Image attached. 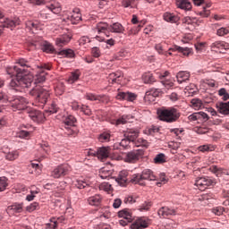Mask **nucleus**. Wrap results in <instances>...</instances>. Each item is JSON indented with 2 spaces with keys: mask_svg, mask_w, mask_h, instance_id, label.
Returning a JSON list of instances; mask_svg holds the SVG:
<instances>
[{
  "mask_svg": "<svg viewBox=\"0 0 229 229\" xmlns=\"http://www.w3.org/2000/svg\"><path fill=\"white\" fill-rule=\"evenodd\" d=\"M72 171V168L71 167V165L69 164H62L57 165L52 172H51V177L52 178H63V176H67L69 173Z\"/></svg>",
  "mask_w": 229,
  "mask_h": 229,
  "instance_id": "nucleus-5",
  "label": "nucleus"
},
{
  "mask_svg": "<svg viewBox=\"0 0 229 229\" xmlns=\"http://www.w3.org/2000/svg\"><path fill=\"white\" fill-rule=\"evenodd\" d=\"M130 144H131V141L129 140L128 138L124 137V139H123L120 143L114 145V149H119L120 148H123V149H130Z\"/></svg>",
  "mask_w": 229,
  "mask_h": 229,
  "instance_id": "nucleus-34",
  "label": "nucleus"
},
{
  "mask_svg": "<svg viewBox=\"0 0 229 229\" xmlns=\"http://www.w3.org/2000/svg\"><path fill=\"white\" fill-rule=\"evenodd\" d=\"M64 221H65V217L64 216L58 217L57 220H50V223L47 224V228L55 229L58 225V223H64Z\"/></svg>",
  "mask_w": 229,
  "mask_h": 229,
  "instance_id": "nucleus-41",
  "label": "nucleus"
},
{
  "mask_svg": "<svg viewBox=\"0 0 229 229\" xmlns=\"http://www.w3.org/2000/svg\"><path fill=\"white\" fill-rule=\"evenodd\" d=\"M218 96H220V98H222L223 101H228V99H229V93H228V91H226V89H225V88H221L218 90Z\"/></svg>",
  "mask_w": 229,
  "mask_h": 229,
  "instance_id": "nucleus-51",
  "label": "nucleus"
},
{
  "mask_svg": "<svg viewBox=\"0 0 229 229\" xmlns=\"http://www.w3.org/2000/svg\"><path fill=\"white\" fill-rule=\"evenodd\" d=\"M99 176L102 180H106L107 178H110V176H112V170L102 168L100 170Z\"/></svg>",
  "mask_w": 229,
  "mask_h": 229,
  "instance_id": "nucleus-46",
  "label": "nucleus"
},
{
  "mask_svg": "<svg viewBox=\"0 0 229 229\" xmlns=\"http://www.w3.org/2000/svg\"><path fill=\"white\" fill-rule=\"evenodd\" d=\"M211 51L216 53H225V51L229 49V44L225 41H216L210 46Z\"/></svg>",
  "mask_w": 229,
  "mask_h": 229,
  "instance_id": "nucleus-10",
  "label": "nucleus"
},
{
  "mask_svg": "<svg viewBox=\"0 0 229 229\" xmlns=\"http://www.w3.org/2000/svg\"><path fill=\"white\" fill-rule=\"evenodd\" d=\"M10 87L15 89V87H21V76L12 79L10 81Z\"/></svg>",
  "mask_w": 229,
  "mask_h": 229,
  "instance_id": "nucleus-58",
  "label": "nucleus"
},
{
  "mask_svg": "<svg viewBox=\"0 0 229 229\" xmlns=\"http://www.w3.org/2000/svg\"><path fill=\"white\" fill-rule=\"evenodd\" d=\"M24 210V203H13L11 206H8L6 208L7 214L9 216H14V214H21Z\"/></svg>",
  "mask_w": 229,
  "mask_h": 229,
  "instance_id": "nucleus-15",
  "label": "nucleus"
},
{
  "mask_svg": "<svg viewBox=\"0 0 229 229\" xmlns=\"http://www.w3.org/2000/svg\"><path fill=\"white\" fill-rule=\"evenodd\" d=\"M6 187H8V180L6 177H0V192L5 191Z\"/></svg>",
  "mask_w": 229,
  "mask_h": 229,
  "instance_id": "nucleus-56",
  "label": "nucleus"
},
{
  "mask_svg": "<svg viewBox=\"0 0 229 229\" xmlns=\"http://www.w3.org/2000/svg\"><path fill=\"white\" fill-rule=\"evenodd\" d=\"M133 119H135V116L131 114H123L120 118H118L115 121L116 126H119V124H126V123H133Z\"/></svg>",
  "mask_w": 229,
  "mask_h": 229,
  "instance_id": "nucleus-28",
  "label": "nucleus"
},
{
  "mask_svg": "<svg viewBox=\"0 0 229 229\" xmlns=\"http://www.w3.org/2000/svg\"><path fill=\"white\" fill-rule=\"evenodd\" d=\"M142 81H144V83H154L155 78L151 73H144L142 75Z\"/></svg>",
  "mask_w": 229,
  "mask_h": 229,
  "instance_id": "nucleus-52",
  "label": "nucleus"
},
{
  "mask_svg": "<svg viewBox=\"0 0 229 229\" xmlns=\"http://www.w3.org/2000/svg\"><path fill=\"white\" fill-rule=\"evenodd\" d=\"M216 182L208 177H199L195 181V186L198 187L199 191H205L207 187L214 185Z\"/></svg>",
  "mask_w": 229,
  "mask_h": 229,
  "instance_id": "nucleus-8",
  "label": "nucleus"
},
{
  "mask_svg": "<svg viewBox=\"0 0 229 229\" xmlns=\"http://www.w3.org/2000/svg\"><path fill=\"white\" fill-rule=\"evenodd\" d=\"M30 131L21 130L17 132V137H19L20 139H30Z\"/></svg>",
  "mask_w": 229,
  "mask_h": 229,
  "instance_id": "nucleus-57",
  "label": "nucleus"
},
{
  "mask_svg": "<svg viewBox=\"0 0 229 229\" xmlns=\"http://www.w3.org/2000/svg\"><path fill=\"white\" fill-rule=\"evenodd\" d=\"M118 217H123V219H126L128 221H132V216H131V211L130 209L124 208L123 210H120L118 212Z\"/></svg>",
  "mask_w": 229,
  "mask_h": 229,
  "instance_id": "nucleus-39",
  "label": "nucleus"
},
{
  "mask_svg": "<svg viewBox=\"0 0 229 229\" xmlns=\"http://www.w3.org/2000/svg\"><path fill=\"white\" fill-rule=\"evenodd\" d=\"M116 182L121 185V187H124L126 185V182H128V171H121L116 178Z\"/></svg>",
  "mask_w": 229,
  "mask_h": 229,
  "instance_id": "nucleus-29",
  "label": "nucleus"
},
{
  "mask_svg": "<svg viewBox=\"0 0 229 229\" xmlns=\"http://www.w3.org/2000/svg\"><path fill=\"white\" fill-rule=\"evenodd\" d=\"M64 128L68 131V135H72L74 131H72V129L71 128H72V126H74V124L76 123V118L72 115H68L64 119Z\"/></svg>",
  "mask_w": 229,
  "mask_h": 229,
  "instance_id": "nucleus-17",
  "label": "nucleus"
},
{
  "mask_svg": "<svg viewBox=\"0 0 229 229\" xmlns=\"http://www.w3.org/2000/svg\"><path fill=\"white\" fill-rule=\"evenodd\" d=\"M21 24V20L19 18H14V20L5 18L0 24V35L3 33V28H15Z\"/></svg>",
  "mask_w": 229,
  "mask_h": 229,
  "instance_id": "nucleus-9",
  "label": "nucleus"
},
{
  "mask_svg": "<svg viewBox=\"0 0 229 229\" xmlns=\"http://www.w3.org/2000/svg\"><path fill=\"white\" fill-rule=\"evenodd\" d=\"M100 191H105L106 192H109L112 191V184L109 182H102L99 186Z\"/></svg>",
  "mask_w": 229,
  "mask_h": 229,
  "instance_id": "nucleus-60",
  "label": "nucleus"
},
{
  "mask_svg": "<svg viewBox=\"0 0 229 229\" xmlns=\"http://www.w3.org/2000/svg\"><path fill=\"white\" fill-rule=\"evenodd\" d=\"M102 98H105V96H97L92 93H88L86 95V99H88L89 101H101Z\"/></svg>",
  "mask_w": 229,
  "mask_h": 229,
  "instance_id": "nucleus-54",
  "label": "nucleus"
},
{
  "mask_svg": "<svg viewBox=\"0 0 229 229\" xmlns=\"http://www.w3.org/2000/svg\"><path fill=\"white\" fill-rule=\"evenodd\" d=\"M162 94V89L152 88L145 94V101H155V98H158Z\"/></svg>",
  "mask_w": 229,
  "mask_h": 229,
  "instance_id": "nucleus-18",
  "label": "nucleus"
},
{
  "mask_svg": "<svg viewBox=\"0 0 229 229\" xmlns=\"http://www.w3.org/2000/svg\"><path fill=\"white\" fill-rule=\"evenodd\" d=\"M117 99H121L123 101H135L137 99V96L135 93L131 92H119L116 96Z\"/></svg>",
  "mask_w": 229,
  "mask_h": 229,
  "instance_id": "nucleus-20",
  "label": "nucleus"
},
{
  "mask_svg": "<svg viewBox=\"0 0 229 229\" xmlns=\"http://www.w3.org/2000/svg\"><path fill=\"white\" fill-rule=\"evenodd\" d=\"M44 81H46V73L44 72V70H41L39 73L36 74L34 85L44 83Z\"/></svg>",
  "mask_w": 229,
  "mask_h": 229,
  "instance_id": "nucleus-43",
  "label": "nucleus"
},
{
  "mask_svg": "<svg viewBox=\"0 0 229 229\" xmlns=\"http://www.w3.org/2000/svg\"><path fill=\"white\" fill-rule=\"evenodd\" d=\"M112 138V134L110 131H104L98 136L99 142H110V139Z\"/></svg>",
  "mask_w": 229,
  "mask_h": 229,
  "instance_id": "nucleus-42",
  "label": "nucleus"
},
{
  "mask_svg": "<svg viewBox=\"0 0 229 229\" xmlns=\"http://www.w3.org/2000/svg\"><path fill=\"white\" fill-rule=\"evenodd\" d=\"M95 32L98 33V35H101V33H103L104 35H106V37H110V25H108V23L106 22H99L95 28Z\"/></svg>",
  "mask_w": 229,
  "mask_h": 229,
  "instance_id": "nucleus-16",
  "label": "nucleus"
},
{
  "mask_svg": "<svg viewBox=\"0 0 229 229\" xmlns=\"http://www.w3.org/2000/svg\"><path fill=\"white\" fill-rule=\"evenodd\" d=\"M131 229H144L148 228V222L143 218L137 219L133 224L131 225Z\"/></svg>",
  "mask_w": 229,
  "mask_h": 229,
  "instance_id": "nucleus-32",
  "label": "nucleus"
},
{
  "mask_svg": "<svg viewBox=\"0 0 229 229\" xmlns=\"http://www.w3.org/2000/svg\"><path fill=\"white\" fill-rule=\"evenodd\" d=\"M80 76H81V72L80 70H76L75 72H72L70 77L68 78V83L72 85V83H76L80 80Z\"/></svg>",
  "mask_w": 229,
  "mask_h": 229,
  "instance_id": "nucleus-38",
  "label": "nucleus"
},
{
  "mask_svg": "<svg viewBox=\"0 0 229 229\" xmlns=\"http://www.w3.org/2000/svg\"><path fill=\"white\" fill-rule=\"evenodd\" d=\"M140 158V152L139 150H132L128 152L123 157V162L127 164H135Z\"/></svg>",
  "mask_w": 229,
  "mask_h": 229,
  "instance_id": "nucleus-14",
  "label": "nucleus"
},
{
  "mask_svg": "<svg viewBox=\"0 0 229 229\" xmlns=\"http://www.w3.org/2000/svg\"><path fill=\"white\" fill-rule=\"evenodd\" d=\"M175 4L181 10H192V4L189 0H175Z\"/></svg>",
  "mask_w": 229,
  "mask_h": 229,
  "instance_id": "nucleus-26",
  "label": "nucleus"
},
{
  "mask_svg": "<svg viewBox=\"0 0 229 229\" xmlns=\"http://www.w3.org/2000/svg\"><path fill=\"white\" fill-rule=\"evenodd\" d=\"M163 17L166 22H172L173 24L180 21V18L177 15H174V13H165Z\"/></svg>",
  "mask_w": 229,
  "mask_h": 229,
  "instance_id": "nucleus-36",
  "label": "nucleus"
},
{
  "mask_svg": "<svg viewBox=\"0 0 229 229\" xmlns=\"http://www.w3.org/2000/svg\"><path fill=\"white\" fill-rule=\"evenodd\" d=\"M149 208H151V202L145 201L141 206H140L139 210H140V212H142L144 210H149Z\"/></svg>",
  "mask_w": 229,
  "mask_h": 229,
  "instance_id": "nucleus-64",
  "label": "nucleus"
},
{
  "mask_svg": "<svg viewBox=\"0 0 229 229\" xmlns=\"http://www.w3.org/2000/svg\"><path fill=\"white\" fill-rule=\"evenodd\" d=\"M136 201H137V198L131 195L125 197L123 199V203H125V205H133V203H135Z\"/></svg>",
  "mask_w": 229,
  "mask_h": 229,
  "instance_id": "nucleus-59",
  "label": "nucleus"
},
{
  "mask_svg": "<svg viewBox=\"0 0 229 229\" xmlns=\"http://www.w3.org/2000/svg\"><path fill=\"white\" fill-rule=\"evenodd\" d=\"M139 130L137 129H127L124 132L125 139H128L131 142H135L139 139Z\"/></svg>",
  "mask_w": 229,
  "mask_h": 229,
  "instance_id": "nucleus-22",
  "label": "nucleus"
},
{
  "mask_svg": "<svg viewBox=\"0 0 229 229\" xmlns=\"http://www.w3.org/2000/svg\"><path fill=\"white\" fill-rule=\"evenodd\" d=\"M89 185H90V183L85 180H76L75 182V187H77V189H86Z\"/></svg>",
  "mask_w": 229,
  "mask_h": 229,
  "instance_id": "nucleus-47",
  "label": "nucleus"
},
{
  "mask_svg": "<svg viewBox=\"0 0 229 229\" xmlns=\"http://www.w3.org/2000/svg\"><path fill=\"white\" fill-rule=\"evenodd\" d=\"M38 208H40V205L38 204V202H32L30 205L26 207V210L27 212H35V210H38Z\"/></svg>",
  "mask_w": 229,
  "mask_h": 229,
  "instance_id": "nucleus-53",
  "label": "nucleus"
},
{
  "mask_svg": "<svg viewBox=\"0 0 229 229\" xmlns=\"http://www.w3.org/2000/svg\"><path fill=\"white\" fill-rule=\"evenodd\" d=\"M122 78H123V72H121L110 73L108 76L109 81H112V83H119Z\"/></svg>",
  "mask_w": 229,
  "mask_h": 229,
  "instance_id": "nucleus-37",
  "label": "nucleus"
},
{
  "mask_svg": "<svg viewBox=\"0 0 229 229\" xmlns=\"http://www.w3.org/2000/svg\"><path fill=\"white\" fill-rule=\"evenodd\" d=\"M155 49L158 55H164L165 56H167V51L164 50V47H162L161 44H157L155 46Z\"/></svg>",
  "mask_w": 229,
  "mask_h": 229,
  "instance_id": "nucleus-61",
  "label": "nucleus"
},
{
  "mask_svg": "<svg viewBox=\"0 0 229 229\" xmlns=\"http://www.w3.org/2000/svg\"><path fill=\"white\" fill-rule=\"evenodd\" d=\"M108 155H110V152L106 147H102L97 151V157L99 158V160H105V158H108Z\"/></svg>",
  "mask_w": 229,
  "mask_h": 229,
  "instance_id": "nucleus-35",
  "label": "nucleus"
},
{
  "mask_svg": "<svg viewBox=\"0 0 229 229\" xmlns=\"http://www.w3.org/2000/svg\"><path fill=\"white\" fill-rule=\"evenodd\" d=\"M217 112L222 115H229V101L228 102H217L216 104Z\"/></svg>",
  "mask_w": 229,
  "mask_h": 229,
  "instance_id": "nucleus-23",
  "label": "nucleus"
},
{
  "mask_svg": "<svg viewBox=\"0 0 229 229\" xmlns=\"http://www.w3.org/2000/svg\"><path fill=\"white\" fill-rule=\"evenodd\" d=\"M64 21L71 24H78L81 21V13L80 9H74L72 12H67L64 15Z\"/></svg>",
  "mask_w": 229,
  "mask_h": 229,
  "instance_id": "nucleus-6",
  "label": "nucleus"
},
{
  "mask_svg": "<svg viewBox=\"0 0 229 229\" xmlns=\"http://www.w3.org/2000/svg\"><path fill=\"white\" fill-rule=\"evenodd\" d=\"M71 35L64 34L55 39V44L58 47H64V46H67L71 42Z\"/></svg>",
  "mask_w": 229,
  "mask_h": 229,
  "instance_id": "nucleus-24",
  "label": "nucleus"
},
{
  "mask_svg": "<svg viewBox=\"0 0 229 229\" xmlns=\"http://www.w3.org/2000/svg\"><path fill=\"white\" fill-rule=\"evenodd\" d=\"M88 202L92 207H98L101 204V195H95L88 199Z\"/></svg>",
  "mask_w": 229,
  "mask_h": 229,
  "instance_id": "nucleus-40",
  "label": "nucleus"
},
{
  "mask_svg": "<svg viewBox=\"0 0 229 229\" xmlns=\"http://www.w3.org/2000/svg\"><path fill=\"white\" fill-rule=\"evenodd\" d=\"M32 85H35V82H33V75L27 74L20 76V87H21V89H30Z\"/></svg>",
  "mask_w": 229,
  "mask_h": 229,
  "instance_id": "nucleus-13",
  "label": "nucleus"
},
{
  "mask_svg": "<svg viewBox=\"0 0 229 229\" xmlns=\"http://www.w3.org/2000/svg\"><path fill=\"white\" fill-rule=\"evenodd\" d=\"M228 33H229V30L224 27L216 30V35H218V37H225V35H228Z\"/></svg>",
  "mask_w": 229,
  "mask_h": 229,
  "instance_id": "nucleus-63",
  "label": "nucleus"
},
{
  "mask_svg": "<svg viewBox=\"0 0 229 229\" xmlns=\"http://www.w3.org/2000/svg\"><path fill=\"white\" fill-rule=\"evenodd\" d=\"M59 55L67 58H74V51L72 49L61 50Z\"/></svg>",
  "mask_w": 229,
  "mask_h": 229,
  "instance_id": "nucleus-49",
  "label": "nucleus"
},
{
  "mask_svg": "<svg viewBox=\"0 0 229 229\" xmlns=\"http://www.w3.org/2000/svg\"><path fill=\"white\" fill-rule=\"evenodd\" d=\"M24 114H28L29 117L34 121V123H42L44 119H46V116L43 114V113L37 109L27 107Z\"/></svg>",
  "mask_w": 229,
  "mask_h": 229,
  "instance_id": "nucleus-7",
  "label": "nucleus"
},
{
  "mask_svg": "<svg viewBox=\"0 0 229 229\" xmlns=\"http://www.w3.org/2000/svg\"><path fill=\"white\" fill-rule=\"evenodd\" d=\"M215 148L212 145H201L198 148V150L201 153H208V151H214Z\"/></svg>",
  "mask_w": 229,
  "mask_h": 229,
  "instance_id": "nucleus-50",
  "label": "nucleus"
},
{
  "mask_svg": "<svg viewBox=\"0 0 229 229\" xmlns=\"http://www.w3.org/2000/svg\"><path fill=\"white\" fill-rule=\"evenodd\" d=\"M47 8L50 10L52 13L58 14L62 12V5H60V3L56 1H51L47 5Z\"/></svg>",
  "mask_w": 229,
  "mask_h": 229,
  "instance_id": "nucleus-25",
  "label": "nucleus"
},
{
  "mask_svg": "<svg viewBox=\"0 0 229 229\" xmlns=\"http://www.w3.org/2000/svg\"><path fill=\"white\" fill-rule=\"evenodd\" d=\"M9 106L13 112L23 110L25 113L26 110H28V99L23 97H16L15 98L9 100Z\"/></svg>",
  "mask_w": 229,
  "mask_h": 229,
  "instance_id": "nucleus-4",
  "label": "nucleus"
},
{
  "mask_svg": "<svg viewBox=\"0 0 229 229\" xmlns=\"http://www.w3.org/2000/svg\"><path fill=\"white\" fill-rule=\"evenodd\" d=\"M143 180H149L150 182H155L157 180V176L153 174V171L149 169H145L142 171L141 174H134L132 177L131 178V183H134L137 185H144V182H142Z\"/></svg>",
  "mask_w": 229,
  "mask_h": 229,
  "instance_id": "nucleus-3",
  "label": "nucleus"
},
{
  "mask_svg": "<svg viewBox=\"0 0 229 229\" xmlns=\"http://www.w3.org/2000/svg\"><path fill=\"white\" fill-rule=\"evenodd\" d=\"M180 111L172 107L170 109H163L159 113V119L165 123H176L180 119Z\"/></svg>",
  "mask_w": 229,
  "mask_h": 229,
  "instance_id": "nucleus-2",
  "label": "nucleus"
},
{
  "mask_svg": "<svg viewBox=\"0 0 229 229\" xmlns=\"http://www.w3.org/2000/svg\"><path fill=\"white\" fill-rule=\"evenodd\" d=\"M191 106L194 110H201L203 108V102L199 98L191 99Z\"/></svg>",
  "mask_w": 229,
  "mask_h": 229,
  "instance_id": "nucleus-44",
  "label": "nucleus"
},
{
  "mask_svg": "<svg viewBox=\"0 0 229 229\" xmlns=\"http://www.w3.org/2000/svg\"><path fill=\"white\" fill-rule=\"evenodd\" d=\"M25 25L27 30H30L31 33H37V31H42L44 30V25L38 21H27Z\"/></svg>",
  "mask_w": 229,
  "mask_h": 229,
  "instance_id": "nucleus-11",
  "label": "nucleus"
},
{
  "mask_svg": "<svg viewBox=\"0 0 229 229\" xmlns=\"http://www.w3.org/2000/svg\"><path fill=\"white\" fill-rule=\"evenodd\" d=\"M169 51H178V53H182L183 56H190V55H192V48L182 47L176 45L170 48Z\"/></svg>",
  "mask_w": 229,
  "mask_h": 229,
  "instance_id": "nucleus-27",
  "label": "nucleus"
},
{
  "mask_svg": "<svg viewBox=\"0 0 229 229\" xmlns=\"http://www.w3.org/2000/svg\"><path fill=\"white\" fill-rule=\"evenodd\" d=\"M81 112H83L84 115H92V110L89 106L82 105L81 107Z\"/></svg>",
  "mask_w": 229,
  "mask_h": 229,
  "instance_id": "nucleus-62",
  "label": "nucleus"
},
{
  "mask_svg": "<svg viewBox=\"0 0 229 229\" xmlns=\"http://www.w3.org/2000/svg\"><path fill=\"white\" fill-rule=\"evenodd\" d=\"M6 72L11 78H13V76L17 78L21 77L19 74H24L26 69L19 68L17 66H10L6 68Z\"/></svg>",
  "mask_w": 229,
  "mask_h": 229,
  "instance_id": "nucleus-19",
  "label": "nucleus"
},
{
  "mask_svg": "<svg viewBox=\"0 0 229 229\" xmlns=\"http://www.w3.org/2000/svg\"><path fill=\"white\" fill-rule=\"evenodd\" d=\"M195 6H202V11L199 13V15L202 17H208L210 13L207 11V8H210L212 4L205 2V0H193Z\"/></svg>",
  "mask_w": 229,
  "mask_h": 229,
  "instance_id": "nucleus-12",
  "label": "nucleus"
},
{
  "mask_svg": "<svg viewBox=\"0 0 229 229\" xmlns=\"http://www.w3.org/2000/svg\"><path fill=\"white\" fill-rule=\"evenodd\" d=\"M42 51L44 53H55V47L50 43H45L42 46Z\"/></svg>",
  "mask_w": 229,
  "mask_h": 229,
  "instance_id": "nucleus-55",
  "label": "nucleus"
},
{
  "mask_svg": "<svg viewBox=\"0 0 229 229\" xmlns=\"http://www.w3.org/2000/svg\"><path fill=\"white\" fill-rule=\"evenodd\" d=\"M31 96L36 98V101L39 104V106L44 107L46 103H47V99H49V89L43 88L40 85H36L30 91Z\"/></svg>",
  "mask_w": 229,
  "mask_h": 229,
  "instance_id": "nucleus-1",
  "label": "nucleus"
},
{
  "mask_svg": "<svg viewBox=\"0 0 229 229\" xmlns=\"http://www.w3.org/2000/svg\"><path fill=\"white\" fill-rule=\"evenodd\" d=\"M109 31L111 33H124V27L119 22L109 25Z\"/></svg>",
  "mask_w": 229,
  "mask_h": 229,
  "instance_id": "nucleus-33",
  "label": "nucleus"
},
{
  "mask_svg": "<svg viewBox=\"0 0 229 229\" xmlns=\"http://www.w3.org/2000/svg\"><path fill=\"white\" fill-rule=\"evenodd\" d=\"M5 158L6 160H10V161L17 160V158H19V151L17 150L9 151L5 155Z\"/></svg>",
  "mask_w": 229,
  "mask_h": 229,
  "instance_id": "nucleus-45",
  "label": "nucleus"
},
{
  "mask_svg": "<svg viewBox=\"0 0 229 229\" xmlns=\"http://www.w3.org/2000/svg\"><path fill=\"white\" fill-rule=\"evenodd\" d=\"M191 78V73L189 72H179L176 74V79L178 83H185V81H189V79Z\"/></svg>",
  "mask_w": 229,
  "mask_h": 229,
  "instance_id": "nucleus-31",
  "label": "nucleus"
},
{
  "mask_svg": "<svg viewBox=\"0 0 229 229\" xmlns=\"http://www.w3.org/2000/svg\"><path fill=\"white\" fill-rule=\"evenodd\" d=\"M209 171H211V173L216 174L217 177L229 176V171L226 168H222L217 165H212L209 168Z\"/></svg>",
  "mask_w": 229,
  "mask_h": 229,
  "instance_id": "nucleus-21",
  "label": "nucleus"
},
{
  "mask_svg": "<svg viewBox=\"0 0 229 229\" xmlns=\"http://www.w3.org/2000/svg\"><path fill=\"white\" fill-rule=\"evenodd\" d=\"M157 214L159 217H167V216H174L176 211L167 207H163L157 211Z\"/></svg>",
  "mask_w": 229,
  "mask_h": 229,
  "instance_id": "nucleus-30",
  "label": "nucleus"
},
{
  "mask_svg": "<svg viewBox=\"0 0 229 229\" xmlns=\"http://www.w3.org/2000/svg\"><path fill=\"white\" fill-rule=\"evenodd\" d=\"M154 164H165V154H157L154 158Z\"/></svg>",
  "mask_w": 229,
  "mask_h": 229,
  "instance_id": "nucleus-48",
  "label": "nucleus"
}]
</instances>
